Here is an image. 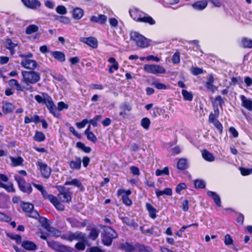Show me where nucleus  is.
I'll return each mask as SVG.
<instances>
[{"mask_svg":"<svg viewBox=\"0 0 252 252\" xmlns=\"http://www.w3.org/2000/svg\"><path fill=\"white\" fill-rule=\"evenodd\" d=\"M62 238L69 242H72L74 240L78 241L74 247L78 251H83L85 250L87 246H90V244L88 243L86 234L80 231L74 232L68 231L66 234L63 235Z\"/></svg>","mask_w":252,"mask_h":252,"instance_id":"obj_1","label":"nucleus"},{"mask_svg":"<svg viewBox=\"0 0 252 252\" xmlns=\"http://www.w3.org/2000/svg\"><path fill=\"white\" fill-rule=\"evenodd\" d=\"M224 104V100L220 95H217L215 97L214 101L213 102V106L214 113H211L209 115L208 122L212 123L217 129L219 134H221L223 132V126L221 123L218 119L220 111L218 106L222 107Z\"/></svg>","mask_w":252,"mask_h":252,"instance_id":"obj_2","label":"nucleus"},{"mask_svg":"<svg viewBox=\"0 0 252 252\" xmlns=\"http://www.w3.org/2000/svg\"><path fill=\"white\" fill-rule=\"evenodd\" d=\"M23 78L22 82L24 83L26 86L25 90L26 91H33V87L31 84H34L40 79V74L34 70L22 71Z\"/></svg>","mask_w":252,"mask_h":252,"instance_id":"obj_3","label":"nucleus"},{"mask_svg":"<svg viewBox=\"0 0 252 252\" xmlns=\"http://www.w3.org/2000/svg\"><path fill=\"white\" fill-rule=\"evenodd\" d=\"M118 249L125 252H150L148 247L143 244L139 243L132 244L127 241L120 243Z\"/></svg>","mask_w":252,"mask_h":252,"instance_id":"obj_4","label":"nucleus"},{"mask_svg":"<svg viewBox=\"0 0 252 252\" xmlns=\"http://www.w3.org/2000/svg\"><path fill=\"white\" fill-rule=\"evenodd\" d=\"M56 189L59 191L57 197L59 200L64 203L70 204L72 202L73 193L69 188H66L63 186H57Z\"/></svg>","mask_w":252,"mask_h":252,"instance_id":"obj_5","label":"nucleus"},{"mask_svg":"<svg viewBox=\"0 0 252 252\" xmlns=\"http://www.w3.org/2000/svg\"><path fill=\"white\" fill-rule=\"evenodd\" d=\"M118 237L117 233L110 226L106 227L101 234L102 243L106 246H110L113 240Z\"/></svg>","mask_w":252,"mask_h":252,"instance_id":"obj_6","label":"nucleus"},{"mask_svg":"<svg viewBox=\"0 0 252 252\" xmlns=\"http://www.w3.org/2000/svg\"><path fill=\"white\" fill-rule=\"evenodd\" d=\"M130 40L134 41L137 47L145 48L148 47L150 41L142 34L137 32H131L130 34Z\"/></svg>","mask_w":252,"mask_h":252,"instance_id":"obj_7","label":"nucleus"},{"mask_svg":"<svg viewBox=\"0 0 252 252\" xmlns=\"http://www.w3.org/2000/svg\"><path fill=\"white\" fill-rule=\"evenodd\" d=\"M14 178L20 191L27 194H30L32 192V183H27L24 178L17 175H15Z\"/></svg>","mask_w":252,"mask_h":252,"instance_id":"obj_8","label":"nucleus"},{"mask_svg":"<svg viewBox=\"0 0 252 252\" xmlns=\"http://www.w3.org/2000/svg\"><path fill=\"white\" fill-rule=\"evenodd\" d=\"M21 207L23 212L26 214L27 217L38 219L39 214L37 211L34 210V206L32 204L22 201Z\"/></svg>","mask_w":252,"mask_h":252,"instance_id":"obj_9","label":"nucleus"},{"mask_svg":"<svg viewBox=\"0 0 252 252\" xmlns=\"http://www.w3.org/2000/svg\"><path fill=\"white\" fill-rule=\"evenodd\" d=\"M47 244L49 247L56 252H73L74 251L73 248L67 247L61 243L52 240L47 241Z\"/></svg>","mask_w":252,"mask_h":252,"instance_id":"obj_10","label":"nucleus"},{"mask_svg":"<svg viewBox=\"0 0 252 252\" xmlns=\"http://www.w3.org/2000/svg\"><path fill=\"white\" fill-rule=\"evenodd\" d=\"M143 70L145 72L155 74H162L166 72L163 66L156 64H145Z\"/></svg>","mask_w":252,"mask_h":252,"instance_id":"obj_11","label":"nucleus"},{"mask_svg":"<svg viewBox=\"0 0 252 252\" xmlns=\"http://www.w3.org/2000/svg\"><path fill=\"white\" fill-rule=\"evenodd\" d=\"M36 165L39 167L42 177L45 179H48L51 175V168L48 166L45 163L40 161H37Z\"/></svg>","mask_w":252,"mask_h":252,"instance_id":"obj_12","label":"nucleus"},{"mask_svg":"<svg viewBox=\"0 0 252 252\" xmlns=\"http://www.w3.org/2000/svg\"><path fill=\"white\" fill-rule=\"evenodd\" d=\"M38 219H39V222L41 224L42 226L47 231L52 233L54 232V235L55 236H58L59 235L60 231L53 227H51L47 219L46 218L43 217H41L39 216Z\"/></svg>","mask_w":252,"mask_h":252,"instance_id":"obj_13","label":"nucleus"},{"mask_svg":"<svg viewBox=\"0 0 252 252\" xmlns=\"http://www.w3.org/2000/svg\"><path fill=\"white\" fill-rule=\"evenodd\" d=\"M21 64L23 67L32 70H33L38 66L35 60L28 59L22 60Z\"/></svg>","mask_w":252,"mask_h":252,"instance_id":"obj_14","label":"nucleus"},{"mask_svg":"<svg viewBox=\"0 0 252 252\" xmlns=\"http://www.w3.org/2000/svg\"><path fill=\"white\" fill-rule=\"evenodd\" d=\"M66 220L69 223L71 227L81 228L85 227L87 224V220H84L83 221H80L76 219H72L71 218H67Z\"/></svg>","mask_w":252,"mask_h":252,"instance_id":"obj_15","label":"nucleus"},{"mask_svg":"<svg viewBox=\"0 0 252 252\" xmlns=\"http://www.w3.org/2000/svg\"><path fill=\"white\" fill-rule=\"evenodd\" d=\"M49 200L57 210L60 211L64 210L65 207L63 204V202H61L56 196L54 195H50L49 196Z\"/></svg>","mask_w":252,"mask_h":252,"instance_id":"obj_16","label":"nucleus"},{"mask_svg":"<svg viewBox=\"0 0 252 252\" xmlns=\"http://www.w3.org/2000/svg\"><path fill=\"white\" fill-rule=\"evenodd\" d=\"M129 13L131 18L137 22H140L141 19L144 15L145 12L138 8H133L129 10Z\"/></svg>","mask_w":252,"mask_h":252,"instance_id":"obj_17","label":"nucleus"},{"mask_svg":"<svg viewBox=\"0 0 252 252\" xmlns=\"http://www.w3.org/2000/svg\"><path fill=\"white\" fill-rule=\"evenodd\" d=\"M46 106L48 109L49 112L52 114L54 117L58 118L60 116V114L58 112V109L56 108L51 97H50L49 100L45 104Z\"/></svg>","mask_w":252,"mask_h":252,"instance_id":"obj_18","label":"nucleus"},{"mask_svg":"<svg viewBox=\"0 0 252 252\" xmlns=\"http://www.w3.org/2000/svg\"><path fill=\"white\" fill-rule=\"evenodd\" d=\"M80 40L92 48L96 49L98 47V41L96 38L94 37H82Z\"/></svg>","mask_w":252,"mask_h":252,"instance_id":"obj_19","label":"nucleus"},{"mask_svg":"<svg viewBox=\"0 0 252 252\" xmlns=\"http://www.w3.org/2000/svg\"><path fill=\"white\" fill-rule=\"evenodd\" d=\"M71 185L76 187L80 192H84L85 191V189L82 183L78 179L75 178L71 181H66L64 184V186Z\"/></svg>","mask_w":252,"mask_h":252,"instance_id":"obj_20","label":"nucleus"},{"mask_svg":"<svg viewBox=\"0 0 252 252\" xmlns=\"http://www.w3.org/2000/svg\"><path fill=\"white\" fill-rule=\"evenodd\" d=\"M120 109L121 111L119 113V116L125 119L128 116L126 112H130L132 110V106L128 103L125 102L120 106Z\"/></svg>","mask_w":252,"mask_h":252,"instance_id":"obj_21","label":"nucleus"},{"mask_svg":"<svg viewBox=\"0 0 252 252\" xmlns=\"http://www.w3.org/2000/svg\"><path fill=\"white\" fill-rule=\"evenodd\" d=\"M24 4L27 7L35 9L41 6V3L38 0H21Z\"/></svg>","mask_w":252,"mask_h":252,"instance_id":"obj_22","label":"nucleus"},{"mask_svg":"<svg viewBox=\"0 0 252 252\" xmlns=\"http://www.w3.org/2000/svg\"><path fill=\"white\" fill-rule=\"evenodd\" d=\"M107 16L103 14H99L98 16H92L90 18V21L94 23H98L100 25H104L107 21Z\"/></svg>","mask_w":252,"mask_h":252,"instance_id":"obj_23","label":"nucleus"},{"mask_svg":"<svg viewBox=\"0 0 252 252\" xmlns=\"http://www.w3.org/2000/svg\"><path fill=\"white\" fill-rule=\"evenodd\" d=\"M208 0H198L191 4L192 8L198 11L204 10L208 5Z\"/></svg>","mask_w":252,"mask_h":252,"instance_id":"obj_24","label":"nucleus"},{"mask_svg":"<svg viewBox=\"0 0 252 252\" xmlns=\"http://www.w3.org/2000/svg\"><path fill=\"white\" fill-rule=\"evenodd\" d=\"M240 98L241 101V105L249 111H252V100L247 98L244 95H241Z\"/></svg>","mask_w":252,"mask_h":252,"instance_id":"obj_25","label":"nucleus"},{"mask_svg":"<svg viewBox=\"0 0 252 252\" xmlns=\"http://www.w3.org/2000/svg\"><path fill=\"white\" fill-rule=\"evenodd\" d=\"M108 62L112 63L108 68V73L109 74H112L114 73V71L118 70L119 67V63L114 57L109 58L108 60Z\"/></svg>","mask_w":252,"mask_h":252,"instance_id":"obj_26","label":"nucleus"},{"mask_svg":"<svg viewBox=\"0 0 252 252\" xmlns=\"http://www.w3.org/2000/svg\"><path fill=\"white\" fill-rule=\"evenodd\" d=\"M9 87L13 89H15L17 91H23L25 87H22L20 84L17 80L15 79H11L8 81Z\"/></svg>","mask_w":252,"mask_h":252,"instance_id":"obj_27","label":"nucleus"},{"mask_svg":"<svg viewBox=\"0 0 252 252\" xmlns=\"http://www.w3.org/2000/svg\"><path fill=\"white\" fill-rule=\"evenodd\" d=\"M75 160L68 162L69 167L72 170H80L81 168L82 160L80 157H75Z\"/></svg>","mask_w":252,"mask_h":252,"instance_id":"obj_28","label":"nucleus"},{"mask_svg":"<svg viewBox=\"0 0 252 252\" xmlns=\"http://www.w3.org/2000/svg\"><path fill=\"white\" fill-rule=\"evenodd\" d=\"M21 243V246L27 251H32L35 250L37 248L36 245L31 241L24 240Z\"/></svg>","mask_w":252,"mask_h":252,"instance_id":"obj_29","label":"nucleus"},{"mask_svg":"<svg viewBox=\"0 0 252 252\" xmlns=\"http://www.w3.org/2000/svg\"><path fill=\"white\" fill-rule=\"evenodd\" d=\"M17 46V44L13 43L12 40L9 38L5 39V43L4 47L9 50L11 55H13L15 53V48Z\"/></svg>","mask_w":252,"mask_h":252,"instance_id":"obj_30","label":"nucleus"},{"mask_svg":"<svg viewBox=\"0 0 252 252\" xmlns=\"http://www.w3.org/2000/svg\"><path fill=\"white\" fill-rule=\"evenodd\" d=\"M15 105L11 102L3 103L2 107V112L4 114H7L12 113L15 109Z\"/></svg>","mask_w":252,"mask_h":252,"instance_id":"obj_31","label":"nucleus"},{"mask_svg":"<svg viewBox=\"0 0 252 252\" xmlns=\"http://www.w3.org/2000/svg\"><path fill=\"white\" fill-rule=\"evenodd\" d=\"M147 210L149 212L150 218L155 219L157 217V210L150 203L147 202L145 205Z\"/></svg>","mask_w":252,"mask_h":252,"instance_id":"obj_32","label":"nucleus"},{"mask_svg":"<svg viewBox=\"0 0 252 252\" xmlns=\"http://www.w3.org/2000/svg\"><path fill=\"white\" fill-rule=\"evenodd\" d=\"M52 56L57 61L63 63L65 60V56L63 52L59 51H53L51 53Z\"/></svg>","mask_w":252,"mask_h":252,"instance_id":"obj_33","label":"nucleus"},{"mask_svg":"<svg viewBox=\"0 0 252 252\" xmlns=\"http://www.w3.org/2000/svg\"><path fill=\"white\" fill-rule=\"evenodd\" d=\"M141 20L140 23H143L150 26H153L156 24V21L151 16L145 13Z\"/></svg>","mask_w":252,"mask_h":252,"instance_id":"obj_34","label":"nucleus"},{"mask_svg":"<svg viewBox=\"0 0 252 252\" xmlns=\"http://www.w3.org/2000/svg\"><path fill=\"white\" fill-rule=\"evenodd\" d=\"M207 195L211 197L218 207L221 206V200L220 196L214 191L209 190L207 191Z\"/></svg>","mask_w":252,"mask_h":252,"instance_id":"obj_35","label":"nucleus"},{"mask_svg":"<svg viewBox=\"0 0 252 252\" xmlns=\"http://www.w3.org/2000/svg\"><path fill=\"white\" fill-rule=\"evenodd\" d=\"M155 193L157 198H159L160 196L163 195L171 196L172 195V189L170 188H166L163 190L156 189Z\"/></svg>","mask_w":252,"mask_h":252,"instance_id":"obj_36","label":"nucleus"},{"mask_svg":"<svg viewBox=\"0 0 252 252\" xmlns=\"http://www.w3.org/2000/svg\"><path fill=\"white\" fill-rule=\"evenodd\" d=\"M43 95L44 96V98H43L41 95L37 94L35 96L34 98L38 103L45 104L51 96L46 93H43Z\"/></svg>","mask_w":252,"mask_h":252,"instance_id":"obj_37","label":"nucleus"},{"mask_svg":"<svg viewBox=\"0 0 252 252\" xmlns=\"http://www.w3.org/2000/svg\"><path fill=\"white\" fill-rule=\"evenodd\" d=\"M10 159L11 161L12 166L13 167H16L22 165L24 162V159L21 157H18L14 158L10 157Z\"/></svg>","mask_w":252,"mask_h":252,"instance_id":"obj_38","label":"nucleus"},{"mask_svg":"<svg viewBox=\"0 0 252 252\" xmlns=\"http://www.w3.org/2000/svg\"><path fill=\"white\" fill-rule=\"evenodd\" d=\"M202 156L203 158L207 161L211 162L215 160V157L214 155L206 149L202 151Z\"/></svg>","mask_w":252,"mask_h":252,"instance_id":"obj_39","label":"nucleus"},{"mask_svg":"<svg viewBox=\"0 0 252 252\" xmlns=\"http://www.w3.org/2000/svg\"><path fill=\"white\" fill-rule=\"evenodd\" d=\"M45 138L44 134L42 131L38 130L35 131V134L33 137V139L38 142L44 141Z\"/></svg>","mask_w":252,"mask_h":252,"instance_id":"obj_40","label":"nucleus"},{"mask_svg":"<svg viewBox=\"0 0 252 252\" xmlns=\"http://www.w3.org/2000/svg\"><path fill=\"white\" fill-rule=\"evenodd\" d=\"M73 17L77 20L80 19L84 15V11L82 9L76 7L73 10Z\"/></svg>","mask_w":252,"mask_h":252,"instance_id":"obj_41","label":"nucleus"},{"mask_svg":"<svg viewBox=\"0 0 252 252\" xmlns=\"http://www.w3.org/2000/svg\"><path fill=\"white\" fill-rule=\"evenodd\" d=\"M188 166L187 160L185 158H180L177 164V167L180 170H184Z\"/></svg>","mask_w":252,"mask_h":252,"instance_id":"obj_42","label":"nucleus"},{"mask_svg":"<svg viewBox=\"0 0 252 252\" xmlns=\"http://www.w3.org/2000/svg\"><path fill=\"white\" fill-rule=\"evenodd\" d=\"M241 43L244 48H252V39L247 37H243L241 39Z\"/></svg>","mask_w":252,"mask_h":252,"instance_id":"obj_43","label":"nucleus"},{"mask_svg":"<svg viewBox=\"0 0 252 252\" xmlns=\"http://www.w3.org/2000/svg\"><path fill=\"white\" fill-rule=\"evenodd\" d=\"M39 30L38 27L34 24L30 25L26 29L25 32L27 34H31L37 32Z\"/></svg>","mask_w":252,"mask_h":252,"instance_id":"obj_44","label":"nucleus"},{"mask_svg":"<svg viewBox=\"0 0 252 252\" xmlns=\"http://www.w3.org/2000/svg\"><path fill=\"white\" fill-rule=\"evenodd\" d=\"M76 146L77 148L82 150L85 153H90L91 152V148L89 146H86L85 145L80 142H77L76 143Z\"/></svg>","mask_w":252,"mask_h":252,"instance_id":"obj_45","label":"nucleus"},{"mask_svg":"<svg viewBox=\"0 0 252 252\" xmlns=\"http://www.w3.org/2000/svg\"><path fill=\"white\" fill-rule=\"evenodd\" d=\"M99 233V231L97 229L93 228L91 229L89 234V237L92 240H95L98 237Z\"/></svg>","mask_w":252,"mask_h":252,"instance_id":"obj_46","label":"nucleus"},{"mask_svg":"<svg viewBox=\"0 0 252 252\" xmlns=\"http://www.w3.org/2000/svg\"><path fill=\"white\" fill-rule=\"evenodd\" d=\"M182 94L185 100L189 101L192 100L193 94L191 92H188L186 90H182Z\"/></svg>","mask_w":252,"mask_h":252,"instance_id":"obj_47","label":"nucleus"},{"mask_svg":"<svg viewBox=\"0 0 252 252\" xmlns=\"http://www.w3.org/2000/svg\"><path fill=\"white\" fill-rule=\"evenodd\" d=\"M0 188L4 189L6 190L8 192H15V189H14L13 187V184L12 182H10L8 183V185L6 184H0Z\"/></svg>","mask_w":252,"mask_h":252,"instance_id":"obj_48","label":"nucleus"},{"mask_svg":"<svg viewBox=\"0 0 252 252\" xmlns=\"http://www.w3.org/2000/svg\"><path fill=\"white\" fill-rule=\"evenodd\" d=\"M151 124L150 120L147 117L143 118L141 121V125L146 130H148Z\"/></svg>","mask_w":252,"mask_h":252,"instance_id":"obj_49","label":"nucleus"},{"mask_svg":"<svg viewBox=\"0 0 252 252\" xmlns=\"http://www.w3.org/2000/svg\"><path fill=\"white\" fill-rule=\"evenodd\" d=\"M162 175H169V171L168 167H165L163 169H158L156 171V175L159 176Z\"/></svg>","mask_w":252,"mask_h":252,"instance_id":"obj_50","label":"nucleus"},{"mask_svg":"<svg viewBox=\"0 0 252 252\" xmlns=\"http://www.w3.org/2000/svg\"><path fill=\"white\" fill-rule=\"evenodd\" d=\"M101 118V115H95L93 119L89 121V123L92 124L94 127H96L97 126V122H99Z\"/></svg>","mask_w":252,"mask_h":252,"instance_id":"obj_51","label":"nucleus"},{"mask_svg":"<svg viewBox=\"0 0 252 252\" xmlns=\"http://www.w3.org/2000/svg\"><path fill=\"white\" fill-rule=\"evenodd\" d=\"M55 19L63 24H70V20L69 18L66 16H58L55 18Z\"/></svg>","mask_w":252,"mask_h":252,"instance_id":"obj_52","label":"nucleus"},{"mask_svg":"<svg viewBox=\"0 0 252 252\" xmlns=\"http://www.w3.org/2000/svg\"><path fill=\"white\" fill-rule=\"evenodd\" d=\"M194 187L196 189H204L205 188V183L202 180H196L194 182Z\"/></svg>","mask_w":252,"mask_h":252,"instance_id":"obj_53","label":"nucleus"},{"mask_svg":"<svg viewBox=\"0 0 252 252\" xmlns=\"http://www.w3.org/2000/svg\"><path fill=\"white\" fill-rule=\"evenodd\" d=\"M84 134L86 135L87 138L88 140L91 141L94 143L96 142L97 138L92 131L85 133Z\"/></svg>","mask_w":252,"mask_h":252,"instance_id":"obj_54","label":"nucleus"},{"mask_svg":"<svg viewBox=\"0 0 252 252\" xmlns=\"http://www.w3.org/2000/svg\"><path fill=\"white\" fill-rule=\"evenodd\" d=\"M172 62L174 64H179L180 63V54L179 52H175L172 57Z\"/></svg>","mask_w":252,"mask_h":252,"instance_id":"obj_55","label":"nucleus"},{"mask_svg":"<svg viewBox=\"0 0 252 252\" xmlns=\"http://www.w3.org/2000/svg\"><path fill=\"white\" fill-rule=\"evenodd\" d=\"M241 174L243 176H248L252 173V168H246L245 167H241L239 168Z\"/></svg>","mask_w":252,"mask_h":252,"instance_id":"obj_56","label":"nucleus"},{"mask_svg":"<svg viewBox=\"0 0 252 252\" xmlns=\"http://www.w3.org/2000/svg\"><path fill=\"white\" fill-rule=\"evenodd\" d=\"M191 72L193 75L196 76L203 73V69L202 68H199L198 67L192 66L191 68Z\"/></svg>","mask_w":252,"mask_h":252,"instance_id":"obj_57","label":"nucleus"},{"mask_svg":"<svg viewBox=\"0 0 252 252\" xmlns=\"http://www.w3.org/2000/svg\"><path fill=\"white\" fill-rule=\"evenodd\" d=\"M187 188L186 184L184 183H180L176 187L175 190L179 194H181V190Z\"/></svg>","mask_w":252,"mask_h":252,"instance_id":"obj_58","label":"nucleus"},{"mask_svg":"<svg viewBox=\"0 0 252 252\" xmlns=\"http://www.w3.org/2000/svg\"><path fill=\"white\" fill-rule=\"evenodd\" d=\"M152 85L158 90H165L167 88V87L165 84L157 81L153 82L152 83Z\"/></svg>","mask_w":252,"mask_h":252,"instance_id":"obj_59","label":"nucleus"},{"mask_svg":"<svg viewBox=\"0 0 252 252\" xmlns=\"http://www.w3.org/2000/svg\"><path fill=\"white\" fill-rule=\"evenodd\" d=\"M205 86L207 90L211 92L212 93H214L218 88V87L214 85L213 83H206Z\"/></svg>","mask_w":252,"mask_h":252,"instance_id":"obj_60","label":"nucleus"},{"mask_svg":"<svg viewBox=\"0 0 252 252\" xmlns=\"http://www.w3.org/2000/svg\"><path fill=\"white\" fill-rule=\"evenodd\" d=\"M122 199L123 203L126 206H130L132 205V200L126 195H122Z\"/></svg>","mask_w":252,"mask_h":252,"instance_id":"obj_61","label":"nucleus"},{"mask_svg":"<svg viewBox=\"0 0 252 252\" xmlns=\"http://www.w3.org/2000/svg\"><path fill=\"white\" fill-rule=\"evenodd\" d=\"M56 11L58 14L63 15L66 13L67 10L65 6L63 5H59L56 8Z\"/></svg>","mask_w":252,"mask_h":252,"instance_id":"obj_62","label":"nucleus"},{"mask_svg":"<svg viewBox=\"0 0 252 252\" xmlns=\"http://www.w3.org/2000/svg\"><path fill=\"white\" fill-rule=\"evenodd\" d=\"M88 123H89V120L87 119H84L81 122L76 123V125L78 128H84Z\"/></svg>","mask_w":252,"mask_h":252,"instance_id":"obj_63","label":"nucleus"},{"mask_svg":"<svg viewBox=\"0 0 252 252\" xmlns=\"http://www.w3.org/2000/svg\"><path fill=\"white\" fill-rule=\"evenodd\" d=\"M11 239L15 240L17 244H20L22 242V237L20 235L18 234H11L10 236Z\"/></svg>","mask_w":252,"mask_h":252,"instance_id":"obj_64","label":"nucleus"}]
</instances>
